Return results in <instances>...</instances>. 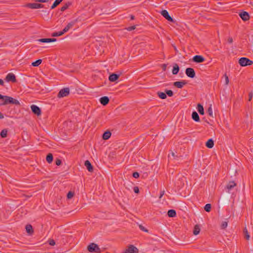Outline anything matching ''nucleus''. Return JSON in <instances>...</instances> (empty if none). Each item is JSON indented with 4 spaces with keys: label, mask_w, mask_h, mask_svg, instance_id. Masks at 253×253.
I'll list each match as a JSON object with an SVG mask.
<instances>
[{
    "label": "nucleus",
    "mask_w": 253,
    "mask_h": 253,
    "mask_svg": "<svg viewBox=\"0 0 253 253\" xmlns=\"http://www.w3.org/2000/svg\"><path fill=\"white\" fill-rule=\"evenodd\" d=\"M171 155H172L173 157H175V154H174V153L172 152V153H171Z\"/></svg>",
    "instance_id": "56"
},
{
    "label": "nucleus",
    "mask_w": 253,
    "mask_h": 253,
    "mask_svg": "<svg viewBox=\"0 0 253 253\" xmlns=\"http://www.w3.org/2000/svg\"><path fill=\"white\" fill-rule=\"evenodd\" d=\"M7 130L6 129H3L0 132V136L2 138H5L7 136Z\"/></svg>",
    "instance_id": "36"
},
{
    "label": "nucleus",
    "mask_w": 253,
    "mask_h": 253,
    "mask_svg": "<svg viewBox=\"0 0 253 253\" xmlns=\"http://www.w3.org/2000/svg\"><path fill=\"white\" fill-rule=\"evenodd\" d=\"M84 166L86 167V169L89 172L93 171V167L89 161L86 160L85 161Z\"/></svg>",
    "instance_id": "19"
},
{
    "label": "nucleus",
    "mask_w": 253,
    "mask_h": 253,
    "mask_svg": "<svg viewBox=\"0 0 253 253\" xmlns=\"http://www.w3.org/2000/svg\"><path fill=\"white\" fill-rule=\"evenodd\" d=\"M63 0H55L52 5L51 8L53 9L56 7L58 5H59Z\"/></svg>",
    "instance_id": "30"
},
{
    "label": "nucleus",
    "mask_w": 253,
    "mask_h": 253,
    "mask_svg": "<svg viewBox=\"0 0 253 253\" xmlns=\"http://www.w3.org/2000/svg\"><path fill=\"white\" fill-rule=\"evenodd\" d=\"M31 110L33 113L37 115V116H40L41 115V109L37 106L35 105H32L31 106Z\"/></svg>",
    "instance_id": "10"
},
{
    "label": "nucleus",
    "mask_w": 253,
    "mask_h": 253,
    "mask_svg": "<svg viewBox=\"0 0 253 253\" xmlns=\"http://www.w3.org/2000/svg\"><path fill=\"white\" fill-rule=\"evenodd\" d=\"M239 15H240V17L242 18V19L245 21L248 20L250 18V16H249V13L246 11H243V12H241L239 14Z\"/></svg>",
    "instance_id": "14"
},
{
    "label": "nucleus",
    "mask_w": 253,
    "mask_h": 253,
    "mask_svg": "<svg viewBox=\"0 0 253 253\" xmlns=\"http://www.w3.org/2000/svg\"><path fill=\"white\" fill-rule=\"evenodd\" d=\"M4 95H2L0 94V99H1L2 100Z\"/></svg>",
    "instance_id": "54"
},
{
    "label": "nucleus",
    "mask_w": 253,
    "mask_h": 253,
    "mask_svg": "<svg viewBox=\"0 0 253 253\" xmlns=\"http://www.w3.org/2000/svg\"><path fill=\"white\" fill-rule=\"evenodd\" d=\"M185 74L191 78H194L196 75L194 70L192 68H187L185 70Z\"/></svg>",
    "instance_id": "7"
},
{
    "label": "nucleus",
    "mask_w": 253,
    "mask_h": 253,
    "mask_svg": "<svg viewBox=\"0 0 253 253\" xmlns=\"http://www.w3.org/2000/svg\"><path fill=\"white\" fill-rule=\"evenodd\" d=\"M26 6L31 9H37L42 8L43 5L42 4L37 3H29L26 4Z\"/></svg>",
    "instance_id": "8"
},
{
    "label": "nucleus",
    "mask_w": 253,
    "mask_h": 253,
    "mask_svg": "<svg viewBox=\"0 0 253 253\" xmlns=\"http://www.w3.org/2000/svg\"><path fill=\"white\" fill-rule=\"evenodd\" d=\"M88 251L90 253H100V249L97 245L94 243H91L87 247Z\"/></svg>",
    "instance_id": "3"
},
{
    "label": "nucleus",
    "mask_w": 253,
    "mask_h": 253,
    "mask_svg": "<svg viewBox=\"0 0 253 253\" xmlns=\"http://www.w3.org/2000/svg\"><path fill=\"white\" fill-rule=\"evenodd\" d=\"M132 175H133V177L135 178H137L139 177V174L137 172H133Z\"/></svg>",
    "instance_id": "44"
},
{
    "label": "nucleus",
    "mask_w": 253,
    "mask_h": 253,
    "mask_svg": "<svg viewBox=\"0 0 253 253\" xmlns=\"http://www.w3.org/2000/svg\"><path fill=\"white\" fill-rule=\"evenodd\" d=\"M109 102V99L107 96H103L100 99V102L103 105H106Z\"/></svg>",
    "instance_id": "16"
},
{
    "label": "nucleus",
    "mask_w": 253,
    "mask_h": 253,
    "mask_svg": "<svg viewBox=\"0 0 253 253\" xmlns=\"http://www.w3.org/2000/svg\"><path fill=\"white\" fill-rule=\"evenodd\" d=\"M166 64H163V69L164 71H165L166 70Z\"/></svg>",
    "instance_id": "53"
},
{
    "label": "nucleus",
    "mask_w": 253,
    "mask_h": 253,
    "mask_svg": "<svg viewBox=\"0 0 253 253\" xmlns=\"http://www.w3.org/2000/svg\"><path fill=\"white\" fill-rule=\"evenodd\" d=\"M69 7V4L65 3L63 6L61 7V11H64L66 10Z\"/></svg>",
    "instance_id": "39"
},
{
    "label": "nucleus",
    "mask_w": 253,
    "mask_h": 253,
    "mask_svg": "<svg viewBox=\"0 0 253 253\" xmlns=\"http://www.w3.org/2000/svg\"><path fill=\"white\" fill-rule=\"evenodd\" d=\"M197 110L200 114H201V115L204 114V109L203 106L201 104H198Z\"/></svg>",
    "instance_id": "26"
},
{
    "label": "nucleus",
    "mask_w": 253,
    "mask_h": 253,
    "mask_svg": "<svg viewBox=\"0 0 253 253\" xmlns=\"http://www.w3.org/2000/svg\"><path fill=\"white\" fill-rule=\"evenodd\" d=\"M0 85H4V82L2 80L0 79Z\"/></svg>",
    "instance_id": "51"
},
{
    "label": "nucleus",
    "mask_w": 253,
    "mask_h": 253,
    "mask_svg": "<svg viewBox=\"0 0 253 253\" xmlns=\"http://www.w3.org/2000/svg\"><path fill=\"white\" fill-rule=\"evenodd\" d=\"M193 61L194 62L200 63L203 62L205 61V58L201 55H196L193 57Z\"/></svg>",
    "instance_id": "12"
},
{
    "label": "nucleus",
    "mask_w": 253,
    "mask_h": 253,
    "mask_svg": "<svg viewBox=\"0 0 253 253\" xmlns=\"http://www.w3.org/2000/svg\"><path fill=\"white\" fill-rule=\"evenodd\" d=\"M224 76H225V84H229V79H228V76H227L226 74H225Z\"/></svg>",
    "instance_id": "47"
},
{
    "label": "nucleus",
    "mask_w": 253,
    "mask_h": 253,
    "mask_svg": "<svg viewBox=\"0 0 253 253\" xmlns=\"http://www.w3.org/2000/svg\"><path fill=\"white\" fill-rule=\"evenodd\" d=\"M38 41L41 42H55L56 41V39H50V38L40 39Z\"/></svg>",
    "instance_id": "18"
},
{
    "label": "nucleus",
    "mask_w": 253,
    "mask_h": 253,
    "mask_svg": "<svg viewBox=\"0 0 253 253\" xmlns=\"http://www.w3.org/2000/svg\"><path fill=\"white\" fill-rule=\"evenodd\" d=\"M165 92H166V95L167 94L169 96L171 97V96H172L173 95V91L171 90L166 89L165 90Z\"/></svg>",
    "instance_id": "37"
},
{
    "label": "nucleus",
    "mask_w": 253,
    "mask_h": 253,
    "mask_svg": "<svg viewBox=\"0 0 253 253\" xmlns=\"http://www.w3.org/2000/svg\"><path fill=\"white\" fill-rule=\"evenodd\" d=\"M237 186L236 183L234 181H230L225 187L226 192L230 193V190L233 189L235 187Z\"/></svg>",
    "instance_id": "6"
},
{
    "label": "nucleus",
    "mask_w": 253,
    "mask_h": 253,
    "mask_svg": "<svg viewBox=\"0 0 253 253\" xmlns=\"http://www.w3.org/2000/svg\"><path fill=\"white\" fill-rule=\"evenodd\" d=\"M238 63L241 66L244 67L251 65L253 61L246 57H241L239 59Z\"/></svg>",
    "instance_id": "2"
},
{
    "label": "nucleus",
    "mask_w": 253,
    "mask_h": 253,
    "mask_svg": "<svg viewBox=\"0 0 253 253\" xmlns=\"http://www.w3.org/2000/svg\"><path fill=\"white\" fill-rule=\"evenodd\" d=\"M130 19L131 20H133L134 19V16L133 15H131Z\"/></svg>",
    "instance_id": "55"
},
{
    "label": "nucleus",
    "mask_w": 253,
    "mask_h": 253,
    "mask_svg": "<svg viewBox=\"0 0 253 253\" xmlns=\"http://www.w3.org/2000/svg\"><path fill=\"white\" fill-rule=\"evenodd\" d=\"M205 210L207 212H210L211 210V205L210 204H207L204 207Z\"/></svg>",
    "instance_id": "35"
},
{
    "label": "nucleus",
    "mask_w": 253,
    "mask_h": 253,
    "mask_svg": "<svg viewBox=\"0 0 253 253\" xmlns=\"http://www.w3.org/2000/svg\"><path fill=\"white\" fill-rule=\"evenodd\" d=\"M207 113L208 114H209V115L213 118V113H212V108H211V106H210L209 107V108L208 109V110H207Z\"/></svg>",
    "instance_id": "34"
},
{
    "label": "nucleus",
    "mask_w": 253,
    "mask_h": 253,
    "mask_svg": "<svg viewBox=\"0 0 253 253\" xmlns=\"http://www.w3.org/2000/svg\"><path fill=\"white\" fill-rule=\"evenodd\" d=\"M214 141L212 139H210L206 143V146L209 148H211L213 147Z\"/></svg>",
    "instance_id": "21"
},
{
    "label": "nucleus",
    "mask_w": 253,
    "mask_h": 253,
    "mask_svg": "<svg viewBox=\"0 0 253 253\" xmlns=\"http://www.w3.org/2000/svg\"><path fill=\"white\" fill-rule=\"evenodd\" d=\"M74 195V193L72 191H69L67 195V198L70 199H71Z\"/></svg>",
    "instance_id": "38"
},
{
    "label": "nucleus",
    "mask_w": 253,
    "mask_h": 253,
    "mask_svg": "<svg viewBox=\"0 0 253 253\" xmlns=\"http://www.w3.org/2000/svg\"><path fill=\"white\" fill-rule=\"evenodd\" d=\"M138 250L133 245H129L124 252V253H137Z\"/></svg>",
    "instance_id": "5"
},
{
    "label": "nucleus",
    "mask_w": 253,
    "mask_h": 253,
    "mask_svg": "<svg viewBox=\"0 0 253 253\" xmlns=\"http://www.w3.org/2000/svg\"><path fill=\"white\" fill-rule=\"evenodd\" d=\"M200 230H201V229H200V226L199 225L197 224V225H195V226L194 227V230H193L194 235H197L198 234H199L200 232Z\"/></svg>",
    "instance_id": "24"
},
{
    "label": "nucleus",
    "mask_w": 253,
    "mask_h": 253,
    "mask_svg": "<svg viewBox=\"0 0 253 253\" xmlns=\"http://www.w3.org/2000/svg\"><path fill=\"white\" fill-rule=\"evenodd\" d=\"M227 225H228V222L227 221H223L221 225V228L222 229H225V228L227 227Z\"/></svg>",
    "instance_id": "40"
},
{
    "label": "nucleus",
    "mask_w": 253,
    "mask_h": 253,
    "mask_svg": "<svg viewBox=\"0 0 253 253\" xmlns=\"http://www.w3.org/2000/svg\"><path fill=\"white\" fill-rule=\"evenodd\" d=\"M119 76V75L115 73L112 74L109 77V80L112 82H115L118 79Z\"/></svg>",
    "instance_id": "17"
},
{
    "label": "nucleus",
    "mask_w": 253,
    "mask_h": 253,
    "mask_svg": "<svg viewBox=\"0 0 253 253\" xmlns=\"http://www.w3.org/2000/svg\"><path fill=\"white\" fill-rule=\"evenodd\" d=\"M26 230L27 232L28 233H29V234H31L32 233H33V230L32 226L30 224L26 225Z\"/></svg>",
    "instance_id": "27"
},
{
    "label": "nucleus",
    "mask_w": 253,
    "mask_h": 253,
    "mask_svg": "<svg viewBox=\"0 0 253 253\" xmlns=\"http://www.w3.org/2000/svg\"><path fill=\"white\" fill-rule=\"evenodd\" d=\"M243 232L245 238H246V240H249L250 239V236L246 228H244Z\"/></svg>",
    "instance_id": "31"
},
{
    "label": "nucleus",
    "mask_w": 253,
    "mask_h": 253,
    "mask_svg": "<svg viewBox=\"0 0 253 253\" xmlns=\"http://www.w3.org/2000/svg\"><path fill=\"white\" fill-rule=\"evenodd\" d=\"M46 160L48 163H51L53 161V155L51 153H49L46 158Z\"/></svg>",
    "instance_id": "29"
},
{
    "label": "nucleus",
    "mask_w": 253,
    "mask_h": 253,
    "mask_svg": "<svg viewBox=\"0 0 253 253\" xmlns=\"http://www.w3.org/2000/svg\"><path fill=\"white\" fill-rule=\"evenodd\" d=\"M42 61V60L41 59H38V60H36V61L33 62L32 63V65L34 67H37L41 64Z\"/></svg>",
    "instance_id": "32"
},
{
    "label": "nucleus",
    "mask_w": 253,
    "mask_h": 253,
    "mask_svg": "<svg viewBox=\"0 0 253 253\" xmlns=\"http://www.w3.org/2000/svg\"><path fill=\"white\" fill-rule=\"evenodd\" d=\"M135 29V26H132L128 27L126 29L128 31H131L133 30H134Z\"/></svg>",
    "instance_id": "45"
},
{
    "label": "nucleus",
    "mask_w": 253,
    "mask_h": 253,
    "mask_svg": "<svg viewBox=\"0 0 253 253\" xmlns=\"http://www.w3.org/2000/svg\"><path fill=\"white\" fill-rule=\"evenodd\" d=\"M253 94L252 92H250L249 94V101H251L253 98Z\"/></svg>",
    "instance_id": "48"
},
{
    "label": "nucleus",
    "mask_w": 253,
    "mask_h": 253,
    "mask_svg": "<svg viewBox=\"0 0 253 253\" xmlns=\"http://www.w3.org/2000/svg\"><path fill=\"white\" fill-rule=\"evenodd\" d=\"M228 42L229 43H232L233 42V39L232 38H229L228 39Z\"/></svg>",
    "instance_id": "50"
},
{
    "label": "nucleus",
    "mask_w": 253,
    "mask_h": 253,
    "mask_svg": "<svg viewBox=\"0 0 253 253\" xmlns=\"http://www.w3.org/2000/svg\"><path fill=\"white\" fill-rule=\"evenodd\" d=\"M70 93V89L68 87H65L61 89L57 94L58 98H61L68 96Z\"/></svg>",
    "instance_id": "4"
},
{
    "label": "nucleus",
    "mask_w": 253,
    "mask_h": 253,
    "mask_svg": "<svg viewBox=\"0 0 253 253\" xmlns=\"http://www.w3.org/2000/svg\"><path fill=\"white\" fill-rule=\"evenodd\" d=\"M176 215V211L174 210H169L168 211V215L170 217H175Z\"/></svg>",
    "instance_id": "25"
},
{
    "label": "nucleus",
    "mask_w": 253,
    "mask_h": 253,
    "mask_svg": "<svg viewBox=\"0 0 253 253\" xmlns=\"http://www.w3.org/2000/svg\"><path fill=\"white\" fill-rule=\"evenodd\" d=\"M192 118L195 122H198L200 121L199 116L196 111L193 112L192 114Z\"/></svg>",
    "instance_id": "20"
},
{
    "label": "nucleus",
    "mask_w": 253,
    "mask_h": 253,
    "mask_svg": "<svg viewBox=\"0 0 253 253\" xmlns=\"http://www.w3.org/2000/svg\"><path fill=\"white\" fill-rule=\"evenodd\" d=\"M139 228L143 231H144L145 232H148V230L146 229L143 226H142V225H139Z\"/></svg>",
    "instance_id": "43"
},
{
    "label": "nucleus",
    "mask_w": 253,
    "mask_h": 253,
    "mask_svg": "<svg viewBox=\"0 0 253 253\" xmlns=\"http://www.w3.org/2000/svg\"><path fill=\"white\" fill-rule=\"evenodd\" d=\"M187 84L185 81H182L180 82H175L173 83V85L177 88H181L184 85Z\"/></svg>",
    "instance_id": "13"
},
{
    "label": "nucleus",
    "mask_w": 253,
    "mask_h": 253,
    "mask_svg": "<svg viewBox=\"0 0 253 253\" xmlns=\"http://www.w3.org/2000/svg\"><path fill=\"white\" fill-rule=\"evenodd\" d=\"M133 191L135 193H138L139 192V190L137 186L134 187Z\"/></svg>",
    "instance_id": "46"
},
{
    "label": "nucleus",
    "mask_w": 253,
    "mask_h": 253,
    "mask_svg": "<svg viewBox=\"0 0 253 253\" xmlns=\"http://www.w3.org/2000/svg\"><path fill=\"white\" fill-rule=\"evenodd\" d=\"M4 118V115L0 112V119H2Z\"/></svg>",
    "instance_id": "52"
},
{
    "label": "nucleus",
    "mask_w": 253,
    "mask_h": 253,
    "mask_svg": "<svg viewBox=\"0 0 253 253\" xmlns=\"http://www.w3.org/2000/svg\"><path fill=\"white\" fill-rule=\"evenodd\" d=\"M76 20L72 21L69 23L62 30L63 32L65 33L69 31V30L76 23Z\"/></svg>",
    "instance_id": "15"
},
{
    "label": "nucleus",
    "mask_w": 253,
    "mask_h": 253,
    "mask_svg": "<svg viewBox=\"0 0 253 253\" xmlns=\"http://www.w3.org/2000/svg\"><path fill=\"white\" fill-rule=\"evenodd\" d=\"M157 94H158V96L162 99H165L167 98V95H166V92H163L159 91L157 92Z\"/></svg>",
    "instance_id": "28"
},
{
    "label": "nucleus",
    "mask_w": 253,
    "mask_h": 253,
    "mask_svg": "<svg viewBox=\"0 0 253 253\" xmlns=\"http://www.w3.org/2000/svg\"><path fill=\"white\" fill-rule=\"evenodd\" d=\"M111 132L109 131H106L103 133V134L102 135V138L104 140H107L111 137Z\"/></svg>",
    "instance_id": "23"
},
{
    "label": "nucleus",
    "mask_w": 253,
    "mask_h": 253,
    "mask_svg": "<svg viewBox=\"0 0 253 253\" xmlns=\"http://www.w3.org/2000/svg\"><path fill=\"white\" fill-rule=\"evenodd\" d=\"M55 163L57 166H60L62 162L60 159L57 158L55 160Z\"/></svg>",
    "instance_id": "41"
},
{
    "label": "nucleus",
    "mask_w": 253,
    "mask_h": 253,
    "mask_svg": "<svg viewBox=\"0 0 253 253\" xmlns=\"http://www.w3.org/2000/svg\"><path fill=\"white\" fill-rule=\"evenodd\" d=\"M7 82H12L15 83L16 82L15 76L13 73H8L5 78Z\"/></svg>",
    "instance_id": "11"
},
{
    "label": "nucleus",
    "mask_w": 253,
    "mask_h": 253,
    "mask_svg": "<svg viewBox=\"0 0 253 253\" xmlns=\"http://www.w3.org/2000/svg\"><path fill=\"white\" fill-rule=\"evenodd\" d=\"M8 104H14L16 105H20V103L19 101L13 98L12 97L8 96L7 95H4L2 101L0 102V105H6Z\"/></svg>",
    "instance_id": "1"
},
{
    "label": "nucleus",
    "mask_w": 253,
    "mask_h": 253,
    "mask_svg": "<svg viewBox=\"0 0 253 253\" xmlns=\"http://www.w3.org/2000/svg\"><path fill=\"white\" fill-rule=\"evenodd\" d=\"M64 34V33L63 32V31H60V32H54L52 34V37L60 36H62V35H63Z\"/></svg>",
    "instance_id": "33"
},
{
    "label": "nucleus",
    "mask_w": 253,
    "mask_h": 253,
    "mask_svg": "<svg viewBox=\"0 0 253 253\" xmlns=\"http://www.w3.org/2000/svg\"><path fill=\"white\" fill-rule=\"evenodd\" d=\"M48 242L50 246H54L55 245V242L53 239H49Z\"/></svg>",
    "instance_id": "42"
},
{
    "label": "nucleus",
    "mask_w": 253,
    "mask_h": 253,
    "mask_svg": "<svg viewBox=\"0 0 253 253\" xmlns=\"http://www.w3.org/2000/svg\"><path fill=\"white\" fill-rule=\"evenodd\" d=\"M179 71V68L178 65L177 64H174L173 66V69L172 71V73L173 75H176L178 73Z\"/></svg>",
    "instance_id": "22"
},
{
    "label": "nucleus",
    "mask_w": 253,
    "mask_h": 253,
    "mask_svg": "<svg viewBox=\"0 0 253 253\" xmlns=\"http://www.w3.org/2000/svg\"><path fill=\"white\" fill-rule=\"evenodd\" d=\"M161 14L168 21L170 22H174L172 18L169 15V12L166 10H163L161 12Z\"/></svg>",
    "instance_id": "9"
},
{
    "label": "nucleus",
    "mask_w": 253,
    "mask_h": 253,
    "mask_svg": "<svg viewBox=\"0 0 253 253\" xmlns=\"http://www.w3.org/2000/svg\"><path fill=\"white\" fill-rule=\"evenodd\" d=\"M165 190H163V191H161L160 195V196H159V198L160 199H161L162 198V197L165 194Z\"/></svg>",
    "instance_id": "49"
}]
</instances>
